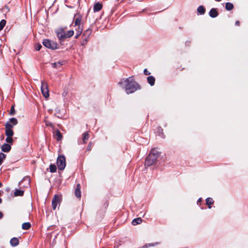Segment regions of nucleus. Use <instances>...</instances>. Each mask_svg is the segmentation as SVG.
<instances>
[{"mask_svg": "<svg viewBox=\"0 0 248 248\" xmlns=\"http://www.w3.org/2000/svg\"><path fill=\"white\" fill-rule=\"evenodd\" d=\"M8 123H10L13 125V126L16 125V124H17V120L15 118H10V119L9 122H8Z\"/></svg>", "mask_w": 248, "mask_h": 248, "instance_id": "obj_27", "label": "nucleus"}, {"mask_svg": "<svg viewBox=\"0 0 248 248\" xmlns=\"http://www.w3.org/2000/svg\"><path fill=\"white\" fill-rule=\"evenodd\" d=\"M52 109H48V111L50 113H51L52 112Z\"/></svg>", "mask_w": 248, "mask_h": 248, "instance_id": "obj_47", "label": "nucleus"}, {"mask_svg": "<svg viewBox=\"0 0 248 248\" xmlns=\"http://www.w3.org/2000/svg\"><path fill=\"white\" fill-rule=\"evenodd\" d=\"M57 37L60 40H63L66 38L65 32L62 30H61L57 32Z\"/></svg>", "mask_w": 248, "mask_h": 248, "instance_id": "obj_8", "label": "nucleus"}, {"mask_svg": "<svg viewBox=\"0 0 248 248\" xmlns=\"http://www.w3.org/2000/svg\"><path fill=\"white\" fill-rule=\"evenodd\" d=\"M62 94L63 96H65L67 94V92H64Z\"/></svg>", "mask_w": 248, "mask_h": 248, "instance_id": "obj_46", "label": "nucleus"}, {"mask_svg": "<svg viewBox=\"0 0 248 248\" xmlns=\"http://www.w3.org/2000/svg\"><path fill=\"white\" fill-rule=\"evenodd\" d=\"M209 14L211 17L215 18L218 16V13L217 12V9L216 8H213L210 10Z\"/></svg>", "mask_w": 248, "mask_h": 248, "instance_id": "obj_10", "label": "nucleus"}, {"mask_svg": "<svg viewBox=\"0 0 248 248\" xmlns=\"http://www.w3.org/2000/svg\"><path fill=\"white\" fill-rule=\"evenodd\" d=\"M89 135L88 132H85L83 134V138L82 140L84 143H86L87 142V141L89 139Z\"/></svg>", "mask_w": 248, "mask_h": 248, "instance_id": "obj_22", "label": "nucleus"}, {"mask_svg": "<svg viewBox=\"0 0 248 248\" xmlns=\"http://www.w3.org/2000/svg\"><path fill=\"white\" fill-rule=\"evenodd\" d=\"M1 202H2V200H1V199L0 198V203H1Z\"/></svg>", "mask_w": 248, "mask_h": 248, "instance_id": "obj_48", "label": "nucleus"}, {"mask_svg": "<svg viewBox=\"0 0 248 248\" xmlns=\"http://www.w3.org/2000/svg\"><path fill=\"white\" fill-rule=\"evenodd\" d=\"M55 136L57 140H60L62 138V134L59 130L56 131Z\"/></svg>", "mask_w": 248, "mask_h": 248, "instance_id": "obj_23", "label": "nucleus"}, {"mask_svg": "<svg viewBox=\"0 0 248 248\" xmlns=\"http://www.w3.org/2000/svg\"><path fill=\"white\" fill-rule=\"evenodd\" d=\"M148 83L151 85L153 86L155 84V78L153 76H149L147 78Z\"/></svg>", "mask_w": 248, "mask_h": 248, "instance_id": "obj_15", "label": "nucleus"}, {"mask_svg": "<svg viewBox=\"0 0 248 248\" xmlns=\"http://www.w3.org/2000/svg\"><path fill=\"white\" fill-rule=\"evenodd\" d=\"M11 149V146L7 143H4L1 146V150L4 152H8L10 151Z\"/></svg>", "mask_w": 248, "mask_h": 248, "instance_id": "obj_13", "label": "nucleus"}, {"mask_svg": "<svg viewBox=\"0 0 248 248\" xmlns=\"http://www.w3.org/2000/svg\"><path fill=\"white\" fill-rule=\"evenodd\" d=\"M6 157V155L2 153H0V165L2 163L3 161Z\"/></svg>", "mask_w": 248, "mask_h": 248, "instance_id": "obj_33", "label": "nucleus"}, {"mask_svg": "<svg viewBox=\"0 0 248 248\" xmlns=\"http://www.w3.org/2000/svg\"><path fill=\"white\" fill-rule=\"evenodd\" d=\"M24 194V191L20 189H16L14 192V195L15 196H21Z\"/></svg>", "mask_w": 248, "mask_h": 248, "instance_id": "obj_20", "label": "nucleus"}, {"mask_svg": "<svg viewBox=\"0 0 248 248\" xmlns=\"http://www.w3.org/2000/svg\"><path fill=\"white\" fill-rule=\"evenodd\" d=\"M159 155V154L156 150H152L146 157L145 165L150 166L153 165L156 162Z\"/></svg>", "mask_w": 248, "mask_h": 248, "instance_id": "obj_2", "label": "nucleus"}, {"mask_svg": "<svg viewBox=\"0 0 248 248\" xmlns=\"http://www.w3.org/2000/svg\"><path fill=\"white\" fill-rule=\"evenodd\" d=\"M91 142L89 144L88 146V150H90V149H91Z\"/></svg>", "mask_w": 248, "mask_h": 248, "instance_id": "obj_41", "label": "nucleus"}, {"mask_svg": "<svg viewBox=\"0 0 248 248\" xmlns=\"http://www.w3.org/2000/svg\"><path fill=\"white\" fill-rule=\"evenodd\" d=\"M240 24V22L239 21H236V22H235V25H237V26H239Z\"/></svg>", "mask_w": 248, "mask_h": 248, "instance_id": "obj_45", "label": "nucleus"}, {"mask_svg": "<svg viewBox=\"0 0 248 248\" xmlns=\"http://www.w3.org/2000/svg\"><path fill=\"white\" fill-rule=\"evenodd\" d=\"M6 24V21L4 19L0 22V31L2 30Z\"/></svg>", "mask_w": 248, "mask_h": 248, "instance_id": "obj_34", "label": "nucleus"}, {"mask_svg": "<svg viewBox=\"0 0 248 248\" xmlns=\"http://www.w3.org/2000/svg\"><path fill=\"white\" fill-rule=\"evenodd\" d=\"M3 215L1 212H0V219H1L3 217Z\"/></svg>", "mask_w": 248, "mask_h": 248, "instance_id": "obj_42", "label": "nucleus"}, {"mask_svg": "<svg viewBox=\"0 0 248 248\" xmlns=\"http://www.w3.org/2000/svg\"><path fill=\"white\" fill-rule=\"evenodd\" d=\"M206 204L208 205V208L210 209L211 208V205L213 204L214 203V201L211 198H207L206 199Z\"/></svg>", "mask_w": 248, "mask_h": 248, "instance_id": "obj_19", "label": "nucleus"}, {"mask_svg": "<svg viewBox=\"0 0 248 248\" xmlns=\"http://www.w3.org/2000/svg\"><path fill=\"white\" fill-rule=\"evenodd\" d=\"M92 33V30L90 29L86 30L83 34V35L85 36V40L87 41L90 36Z\"/></svg>", "mask_w": 248, "mask_h": 248, "instance_id": "obj_14", "label": "nucleus"}, {"mask_svg": "<svg viewBox=\"0 0 248 248\" xmlns=\"http://www.w3.org/2000/svg\"><path fill=\"white\" fill-rule=\"evenodd\" d=\"M74 31L70 30L65 32L66 38L72 36L74 34Z\"/></svg>", "mask_w": 248, "mask_h": 248, "instance_id": "obj_30", "label": "nucleus"}, {"mask_svg": "<svg viewBox=\"0 0 248 248\" xmlns=\"http://www.w3.org/2000/svg\"><path fill=\"white\" fill-rule=\"evenodd\" d=\"M64 63L63 61L62 62H54L52 63V65L54 68H58L60 67L61 66L63 65Z\"/></svg>", "mask_w": 248, "mask_h": 248, "instance_id": "obj_24", "label": "nucleus"}, {"mask_svg": "<svg viewBox=\"0 0 248 248\" xmlns=\"http://www.w3.org/2000/svg\"><path fill=\"white\" fill-rule=\"evenodd\" d=\"M80 35V34H78V32H76V35L75 38H78L79 37V36Z\"/></svg>", "mask_w": 248, "mask_h": 248, "instance_id": "obj_44", "label": "nucleus"}, {"mask_svg": "<svg viewBox=\"0 0 248 248\" xmlns=\"http://www.w3.org/2000/svg\"><path fill=\"white\" fill-rule=\"evenodd\" d=\"M41 90L43 96L47 98L49 96L48 84L45 81H42Z\"/></svg>", "mask_w": 248, "mask_h": 248, "instance_id": "obj_5", "label": "nucleus"}, {"mask_svg": "<svg viewBox=\"0 0 248 248\" xmlns=\"http://www.w3.org/2000/svg\"><path fill=\"white\" fill-rule=\"evenodd\" d=\"M25 185H30V178L28 176L25 177L21 181L19 182V185H22L23 184Z\"/></svg>", "mask_w": 248, "mask_h": 248, "instance_id": "obj_11", "label": "nucleus"}, {"mask_svg": "<svg viewBox=\"0 0 248 248\" xmlns=\"http://www.w3.org/2000/svg\"><path fill=\"white\" fill-rule=\"evenodd\" d=\"M119 84L125 89L127 94L132 93L140 89V85L134 80L132 77L122 79L119 82Z\"/></svg>", "mask_w": 248, "mask_h": 248, "instance_id": "obj_1", "label": "nucleus"}, {"mask_svg": "<svg viewBox=\"0 0 248 248\" xmlns=\"http://www.w3.org/2000/svg\"><path fill=\"white\" fill-rule=\"evenodd\" d=\"M80 186L79 184H78V185H77L78 186Z\"/></svg>", "mask_w": 248, "mask_h": 248, "instance_id": "obj_51", "label": "nucleus"}, {"mask_svg": "<svg viewBox=\"0 0 248 248\" xmlns=\"http://www.w3.org/2000/svg\"><path fill=\"white\" fill-rule=\"evenodd\" d=\"M5 9H6L8 12L10 11V9L9 7L7 5H5L4 8Z\"/></svg>", "mask_w": 248, "mask_h": 248, "instance_id": "obj_40", "label": "nucleus"}, {"mask_svg": "<svg viewBox=\"0 0 248 248\" xmlns=\"http://www.w3.org/2000/svg\"><path fill=\"white\" fill-rule=\"evenodd\" d=\"M2 186V184L0 182V186Z\"/></svg>", "mask_w": 248, "mask_h": 248, "instance_id": "obj_50", "label": "nucleus"}, {"mask_svg": "<svg viewBox=\"0 0 248 248\" xmlns=\"http://www.w3.org/2000/svg\"><path fill=\"white\" fill-rule=\"evenodd\" d=\"M10 243L12 247H16L19 244V240L17 237H13L10 240Z\"/></svg>", "mask_w": 248, "mask_h": 248, "instance_id": "obj_12", "label": "nucleus"}, {"mask_svg": "<svg viewBox=\"0 0 248 248\" xmlns=\"http://www.w3.org/2000/svg\"><path fill=\"white\" fill-rule=\"evenodd\" d=\"M76 26L77 27L75 29L76 31L78 32V34H81L82 32V31H83L82 27L81 26Z\"/></svg>", "mask_w": 248, "mask_h": 248, "instance_id": "obj_29", "label": "nucleus"}, {"mask_svg": "<svg viewBox=\"0 0 248 248\" xmlns=\"http://www.w3.org/2000/svg\"><path fill=\"white\" fill-rule=\"evenodd\" d=\"M217 1H220L221 0H215Z\"/></svg>", "mask_w": 248, "mask_h": 248, "instance_id": "obj_49", "label": "nucleus"}, {"mask_svg": "<svg viewBox=\"0 0 248 248\" xmlns=\"http://www.w3.org/2000/svg\"><path fill=\"white\" fill-rule=\"evenodd\" d=\"M55 115L57 116L58 118H60L61 115V109L59 107H57L55 109Z\"/></svg>", "mask_w": 248, "mask_h": 248, "instance_id": "obj_32", "label": "nucleus"}, {"mask_svg": "<svg viewBox=\"0 0 248 248\" xmlns=\"http://www.w3.org/2000/svg\"><path fill=\"white\" fill-rule=\"evenodd\" d=\"M5 126L6 128V136L7 137H12L14 135V132L12 129L13 125L9 123H6Z\"/></svg>", "mask_w": 248, "mask_h": 248, "instance_id": "obj_6", "label": "nucleus"}, {"mask_svg": "<svg viewBox=\"0 0 248 248\" xmlns=\"http://www.w3.org/2000/svg\"><path fill=\"white\" fill-rule=\"evenodd\" d=\"M102 5L101 3L98 2L94 4L93 7V10L94 12H98L101 10Z\"/></svg>", "mask_w": 248, "mask_h": 248, "instance_id": "obj_16", "label": "nucleus"}, {"mask_svg": "<svg viewBox=\"0 0 248 248\" xmlns=\"http://www.w3.org/2000/svg\"><path fill=\"white\" fill-rule=\"evenodd\" d=\"M144 74L145 75H149L150 73L147 70V69H145L143 71Z\"/></svg>", "mask_w": 248, "mask_h": 248, "instance_id": "obj_39", "label": "nucleus"}, {"mask_svg": "<svg viewBox=\"0 0 248 248\" xmlns=\"http://www.w3.org/2000/svg\"><path fill=\"white\" fill-rule=\"evenodd\" d=\"M44 122H45L46 126H50L51 127L53 128V125L50 122L47 121V120H45Z\"/></svg>", "mask_w": 248, "mask_h": 248, "instance_id": "obj_35", "label": "nucleus"}, {"mask_svg": "<svg viewBox=\"0 0 248 248\" xmlns=\"http://www.w3.org/2000/svg\"><path fill=\"white\" fill-rule=\"evenodd\" d=\"M157 244H158L157 243L146 244L145 245L143 246L140 248H148L150 247L155 246L157 245Z\"/></svg>", "mask_w": 248, "mask_h": 248, "instance_id": "obj_28", "label": "nucleus"}, {"mask_svg": "<svg viewBox=\"0 0 248 248\" xmlns=\"http://www.w3.org/2000/svg\"><path fill=\"white\" fill-rule=\"evenodd\" d=\"M81 190H80V187H77L75 190V195L78 198H80L81 197Z\"/></svg>", "mask_w": 248, "mask_h": 248, "instance_id": "obj_18", "label": "nucleus"}, {"mask_svg": "<svg viewBox=\"0 0 248 248\" xmlns=\"http://www.w3.org/2000/svg\"><path fill=\"white\" fill-rule=\"evenodd\" d=\"M202 198H200L198 200V201H197V203H199V202H202Z\"/></svg>", "mask_w": 248, "mask_h": 248, "instance_id": "obj_43", "label": "nucleus"}, {"mask_svg": "<svg viewBox=\"0 0 248 248\" xmlns=\"http://www.w3.org/2000/svg\"><path fill=\"white\" fill-rule=\"evenodd\" d=\"M42 47V46L41 44H37L36 45V46H35V49L37 50V51H39L40 50V49Z\"/></svg>", "mask_w": 248, "mask_h": 248, "instance_id": "obj_38", "label": "nucleus"}, {"mask_svg": "<svg viewBox=\"0 0 248 248\" xmlns=\"http://www.w3.org/2000/svg\"><path fill=\"white\" fill-rule=\"evenodd\" d=\"M198 12L200 15H203L205 13V9L202 6H200L197 9Z\"/></svg>", "mask_w": 248, "mask_h": 248, "instance_id": "obj_26", "label": "nucleus"}, {"mask_svg": "<svg viewBox=\"0 0 248 248\" xmlns=\"http://www.w3.org/2000/svg\"><path fill=\"white\" fill-rule=\"evenodd\" d=\"M82 16L79 15L75 16V26H81Z\"/></svg>", "mask_w": 248, "mask_h": 248, "instance_id": "obj_9", "label": "nucleus"}, {"mask_svg": "<svg viewBox=\"0 0 248 248\" xmlns=\"http://www.w3.org/2000/svg\"><path fill=\"white\" fill-rule=\"evenodd\" d=\"M233 8V5L231 2H227L225 4V9L228 11L232 10Z\"/></svg>", "mask_w": 248, "mask_h": 248, "instance_id": "obj_25", "label": "nucleus"}, {"mask_svg": "<svg viewBox=\"0 0 248 248\" xmlns=\"http://www.w3.org/2000/svg\"><path fill=\"white\" fill-rule=\"evenodd\" d=\"M43 44L46 47L51 49H56L58 48L57 43L48 39H45L43 42Z\"/></svg>", "mask_w": 248, "mask_h": 248, "instance_id": "obj_4", "label": "nucleus"}, {"mask_svg": "<svg viewBox=\"0 0 248 248\" xmlns=\"http://www.w3.org/2000/svg\"><path fill=\"white\" fill-rule=\"evenodd\" d=\"M61 199V196H58L57 194L54 195L52 201V208L54 210L56 209L57 205L58 203L60 202Z\"/></svg>", "mask_w": 248, "mask_h": 248, "instance_id": "obj_7", "label": "nucleus"}, {"mask_svg": "<svg viewBox=\"0 0 248 248\" xmlns=\"http://www.w3.org/2000/svg\"><path fill=\"white\" fill-rule=\"evenodd\" d=\"M31 227V223L30 222H25L22 225V228L23 230H27L29 229Z\"/></svg>", "mask_w": 248, "mask_h": 248, "instance_id": "obj_21", "label": "nucleus"}, {"mask_svg": "<svg viewBox=\"0 0 248 248\" xmlns=\"http://www.w3.org/2000/svg\"><path fill=\"white\" fill-rule=\"evenodd\" d=\"M142 222V219L140 217H138L136 218H134L133 219L132 221V224L133 225H137L138 224H140Z\"/></svg>", "mask_w": 248, "mask_h": 248, "instance_id": "obj_17", "label": "nucleus"}, {"mask_svg": "<svg viewBox=\"0 0 248 248\" xmlns=\"http://www.w3.org/2000/svg\"><path fill=\"white\" fill-rule=\"evenodd\" d=\"M57 165L59 170H63L64 169L66 166V160L64 155H61L58 157Z\"/></svg>", "mask_w": 248, "mask_h": 248, "instance_id": "obj_3", "label": "nucleus"}, {"mask_svg": "<svg viewBox=\"0 0 248 248\" xmlns=\"http://www.w3.org/2000/svg\"><path fill=\"white\" fill-rule=\"evenodd\" d=\"M15 114V110L14 108V106H13L10 109V114L11 115H14Z\"/></svg>", "mask_w": 248, "mask_h": 248, "instance_id": "obj_37", "label": "nucleus"}, {"mask_svg": "<svg viewBox=\"0 0 248 248\" xmlns=\"http://www.w3.org/2000/svg\"><path fill=\"white\" fill-rule=\"evenodd\" d=\"M6 141L8 143H11L13 141V139L12 137H7L6 139Z\"/></svg>", "mask_w": 248, "mask_h": 248, "instance_id": "obj_36", "label": "nucleus"}, {"mask_svg": "<svg viewBox=\"0 0 248 248\" xmlns=\"http://www.w3.org/2000/svg\"><path fill=\"white\" fill-rule=\"evenodd\" d=\"M50 171L51 172H54L57 170V168L55 165L51 164L49 166Z\"/></svg>", "mask_w": 248, "mask_h": 248, "instance_id": "obj_31", "label": "nucleus"}]
</instances>
